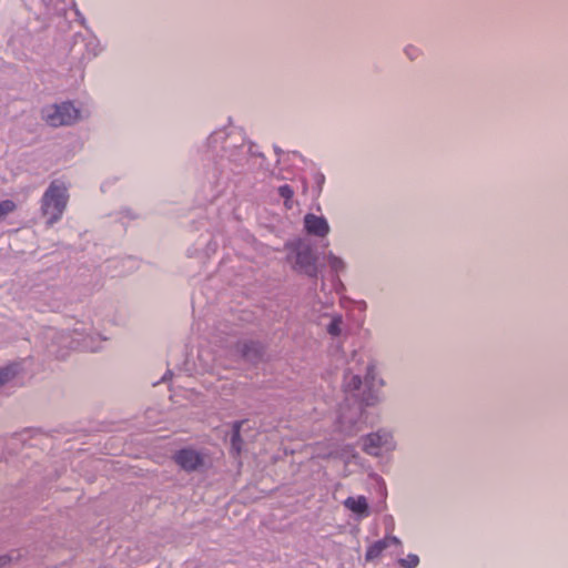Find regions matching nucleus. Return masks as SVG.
Segmentation results:
<instances>
[{
  "mask_svg": "<svg viewBox=\"0 0 568 568\" xmlns=\"http://www.w3.org/2000/svg\"><path fill=\"white\" fill-rule=\"evenodd\" d=\"M399 564L406 568H416L419 564V558L417 555L410 554L406 558L400 559Z\"/></svg>",
  "mask_w": 568,
  "mask_h": 568,
  "instance_id": "15",
  "label": "nucleus"
},
{
  "mask_svg": "<svg viewBox=\"0 0 568 568\" xmlns=\"http://www.w3.org/2000/svg\"><path fill=\"white\" fill-rule=\"evenodd\" d=\"M42 114L44 121L54 128L74 124L80 119V110L71 102L48 106Z\"/></svg>",
  "mask_w": 568,
  "mask_h": 568,
  "instance_id": "4",
  "label": "nucleus"
},
{
  "mask_svg": "<svg viewBox=\"0 0 568 568\" xmlns=\"http://www.w3.org/2000/svg\"><path fill=\"white\" fill-rule=\"evenodd\" d=\"M392 545L399 546L400 540L395 536H386L383 539L375 541L366 550V561H373L377 559L383 554V551Z\"/></svg>",
  "mask_w": 568,
  "mask_h": 568,
  "instance_id": "8",
  "label": "nucleus"
},
{
  "mask_svg": "<svg viewBox=\"0 0 568 568\" xmlns=\"http://www.w3.org/2000/svg\"><path fill=\"white\" fill-rule=\"evenodd\" d=\"M251 351H253V352H255V353L257 352V346H256V344L251 343V344H244V345H243L242 354H243V356H244V357L250 358V357H251V355H250Z\"/></svg>",
  "mask_w": 568,
  "mask_h": 568,
  "instance_id": "17",
  "label": "nucleus"
},
{
  "mask_svg": "<svg viewBox=\"0 0 568 568\" xmlns=\"http://www.w3.org/2000/svg\"><path fill=\"white\" fill-rule=\"evenodd\" d=\"M16 210V204L11 200L0 202V217L7 215Z\"/></svg>",
  "mask_w": 568,
  "mask_h": 568,
  "instance_id": "16",
  "label": "nucleus"
},
{
  "mask_svg": "<svg viewBox=\"0 0 568 568\" xmlns=\"http://www.w3.org/2000/svg\"><path fill=\"white\" fill-rule=\"evenodd\" d=\"M68 200L69 194L64 183L51 182L41 200V211L44 216H48L49 225L57 223L62 217Z\"/></svg>",
  "mask_w": 568,
  "mask_h": 568,
  "instance_id": "1",
  "label": "nucleus"
},
{
  "mask_svg": "<svg viewBox=\"0 0 568 568\" xmlns=\"http://www.w3.org/2000/svg\"><path fill=\"white\" fill-rule=\"evenodd\" d=\"M354 354L351 361V367L344 376V386L346 390H356L362 385L361 374L365 372V382L375 386L374 365L371 361H364L363 357L356 358Z\"/></svg>",
  "mask_w": 568,
  "mask_h": 568,
  "instance_id": "2",
  "label": "nucleus"
},
{
  "mask_svg": "<svg viewBox=\"0 0 568 568\" xmlns=\"http://www.w3.org/2000/svg\"><path fill=\"white\" fill-rule=\"evenodd\" d=\"M291 253L287 260L293 264L296 272L307 276L315 277L317 275L316 257L310 245L297 243L290 246Z\"/></svg>",
  "mask_w": 568,
  "mask_h": 568,
  "instance_id": "3",
  "label": "nucleus"
},
{
  "mask_svg": "<svg viewBox=\"0 0 568 568\" xmlns=\"http://www.w3.org/2000/svg\"><path fill=\"white\" fill-rule=\"evenodd\" d=\"M173 460L185 471L192 473L201 469L205 464V455L193 448L178 450Z\"/></svg>",
  "mask_w": 568,
  "mask_h": 568,
  "instance_id": "5",
  "label": "nucleus"
},
{
  "mask_svg": "<svg viewBox=\"0 0 568 568\" xmlns=\"http://www.w3.org/2000/svg\"><path fill=\"white\" fill-rule=\"evenodd\" d=\"M17 373L16 366H8L0 369V387L11 381Z\"/></svg>",
  "mask_w": 568,
  "mask_h": 568,
  "instance_id": "12",
  "label": "nucleus"
},
{
  "mask_svg": "<svg viewBox=\"0 0 568 568\" xmlns=\"http://www.w3.org/2000/svg\"><path fill=\"white\" fill-rule=\"evenodd\" d=\"M344 506L354 514L368 516V503L364 496L347 497L344 500Z\"/></svg>",
  "mask_w": 568,
  "mask_h": 568,
  "instance_id": "9",
  "label": "nucleus"
},
{
  "mask_svg": "<svg viewBox=\"0 0 568 568\" xmlns=\"http://www.w3.org/2000/svg\"><path fill=\"white\" fill-rule=\"evenodd\" d=\"M243 423L244 422H235L233 424V434H232V438H231V445H232V450L236 455H240V453H241V445H242L241 427H242Z\"/></svg>",
  "mask_w": 568,
  "mask_h": 568,
  "instance_id": "10",
  "label": "nucleus"
},
{
  "mask_svg": "<svg viewBox=\"0 0 568 568\" xmlns=\"http://www.w3.org/2000/svg\"><path fill=\"white\" fill-rule=\"evenodd\" d=\"M304 227L308 234L318 237H324L329 233V225L326 219L312 213L304 216Z\"/></svg>",
  "mask_w": 568,
  "mask_h": 568,
  "instance_id": "7",
  "label": "nucleus"
},
{
  "mask_svg": "<svg viewBox=\"0 0 568 568\" xmlns=\"http://www.w3.org/2000/svg\"><path fill=\"white\" fill-rule=\"evenodd\" d=\"M405 52L410 59H414L418 54V50L413 47L406 48Z\"/></svg>",
  "mask_w": 568,
  "mask_h": 568,
  "instance_id": "18",
  "label": "nucleus"
},
{
  "mask_svg": "<svg viewBox=\"0 0 568 568\" xmlns=\"http://www.w3.org/2000/svg\"><path fill=\"white\" fill-rule=\"evenodd\" d=\"M393 437L387 432L369 434L364 439L363 444V449L372 456H379L383 454V452H388L393 449Z\"/></svg>",
  "mask_w": 568,
  "mask_h": 568,
  "instance_id": "6",
  "label": "nucleus"
},
{
  "mask_svg": "<svg viewBox=\"0 0 568 568\" xmlns=\"http://www.w3.org/2000/svg\"><path fill=\"white\" fill-rule=\"evenodd\" d=\"M342 317L334 316L327 326V332L332 336H338L342 332Z\"/></svg>",
  "mask_w": 568,
  "mask_h": 568,
  "instance_id": "14",
  "label": "nucleus"
},
{
  "mask_svg": "<svg viewBox=\"0 0 568 568\" xmlns=\"http://www.w3.org/2000/svg\"><path fill=\"white\" fill-rule=\"evenodd\" d=\"M9 561V558L7 556L0 557V567L4 566Z\"/></svg>",
  "mask_w": 568,
  "mask_h": 568,
  "instance_id": "19",
  "label": "nucleus"
},
{
  "mask_svg": "<svg viewBox=\"0 0 568 568\" xmlns=\"http://www.w3.org/2000/svg\"><path fill=\"white\" fill-rule=\"evenodd\" d=\"M327 261H328V265H329V267H331L334 272H336V273H338V272H341V271H343V270L345 268V263H344V261H343L342 258H339V257L335 256L333 253H329V254L327 255Z\"/></svg>",
  "mask_w": 568,
  "mask_h": 568,
  "instance_id": "13",
  "label": "nucleus"
},
{
  "mask_svg": "<svg viewBox=\"0 0 568 568\" xmlns=\"http://www.w3.org/2000/svg\"><path fill=\"white\" fill-rule=\"evenodd\" d=\"M278 194L285 200V206L292 209L291 200L294 195L293 189L288 184L278 187Z\"/></svg>",
  "mask_w": 568,
  "mask_h": 568,
  "instance_id": "11",
  "label": "nucleus"
}]
</instances>
